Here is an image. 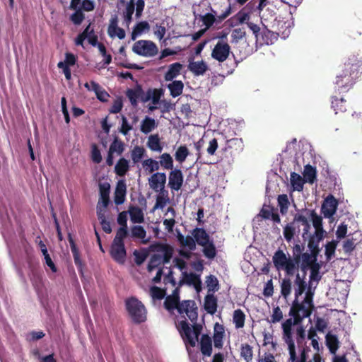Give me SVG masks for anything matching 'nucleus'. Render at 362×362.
Returning a JSON list of instances; mask_svg holds the SVG:
<instances>
[{
	"mask_svg": "<svg viewBox=\"0 0 362 362\" xmlns=\"http://www.w3.org/2000/svg\"><path fill=\"white\" fill-rule=\"evenodd\" d=\"M163 306L170 313H173L175 310H177L180 315L185 313L189 320L194 323L191 327L187 320H184L179 322L177 328L186 346L189 345L194 347L203 329L201 324L197 323L198 313L195 301L185 300L180 302L179 298L167 296Z\"/></svg>",
	"mask_w": 362,
	"mask_h": 362,
	"instance_id": "f257e3e1",
	"label": "nucleus"
},
{
	"mask_svg": "<svg viewBox=\"0 0 362 362\" xmlns=\"http://www.w3.org/2000/svg\"><path fill=\"white\" fill-rule=\"evenodd\" d=\"M313 296L310 291H305V286L303 283L298 284L296 289V296L288 313L291 317L282 323L283 334H285V328L288 322H290V335H293V325H298L304 319L310 317L315 309Z\"/></svg>",
	"mask_w": 362,
	"mask_h": 362,
	"instance_id": "f03ea898",
	"label": "nucleus"
},
{
	"mask_svg": "<svg viewBox=\"0 0 362 362\" xmlns=\"http://www.w3.org/2000/svg\"><path fill=\"white\" fill-rule=\"evenodd\" d=\"M305 247L303 245L295 244L292 249L293 261L295 262V269L301 272H320V265L317 262L319 255L308 252H303Z\"/></svg>",
	"mask_w": 362,
	"mask_h": 362,
	"instance_id": "7ed1b4c3",
	"label": "nucleus"
},
{
	"mask_svg": "<svg viewBox=\"0 0 362 362\" xmlns=\"http://www.w3.org/2000/svg\"><path fill=\"white\" fill-rule=\"evenodd\" d=\"M300 224L303 227L302 237L304 240L307 239L311 228L310 224L305 216L297 213L294 215L293 221L286 224L284 228V237L288 243L292 240L296 232H300Z\"/></svg>",
	"mask_w": 362,
	"mask_h": 362,
	"instance_id": "20e7f679",
	"label": "nucleus"
},
{
	"mask_svg": "<svg viewBox=\"0 0 362 362\" xmlns=\"http://www.w3.org/2000/svg\"><path fill=\"white\" fill-rule=\"evenodd\" d=\"M283 339L288 345V350L289 354L288 362H307L308 351L310 349L307 346L302 347V349H299V356H297L293 335H290V322H288L286 325L285 334H283Z\"/></svg>",
	"mask_w": 362,
	"mask_h": 362,
	"instance_id": "39448f33",
	"label": "nucleus"
},
{
	"mask_svg": "<svg viewBox=\"0 0 362 362\" xmlns=\"http://www.w3.org/2000/svg\"><path fill=\"white\" fill-rule=\"evenodd\" d=\"M285 278L282 279L281 283V294L284 298L287 300L288 296L291 293L292 286L294 288V296H296V289L300 283H303L306 289L307 284L305 281L306 273H303V276L299 273H286Z\"/></svg>",
	"mask_w": 362,
	"mask_h": 362,
	"instance_id": "423d86ee",
	"label": "nucleus"
},
{
	"mask_svg": "<svg viewBox=\"0 0 362 362\" xmlns=\"http://www.w3.org/2000/svg\"><path fill=\"white\" fill-rule=\"evenodd\" d=\"M126 309L135 324H140L146 320V310L144 304L134 297L125 300Z\"/></svg>",
	"mask_w": 362,
	"mask_h": 362,
	"instance_id": "0eeeda50",
	"label": "nucleus"
},
{
	"mask_svg": "<svg viewBox=\"0 0 362 362\" xmlns=\"http://www.w3.org/2000/svg\"><path fill=\"white\" fill-rule=\"evenodd\" d=\"M272 262L277 272H295L293 256L287 255L282 250H277L273 257Z\"/></svg>",
	"mask_w": 362,
	"mask_h": 362,
	"instance_id": "6e6552de",
	"label": "nucleus"
},
{
	"mask_svg": "<svg viewBox=\"0 0 362 362\" xmlns=\"http://www.w3.org/2000/svg\"><path fill=\"white\" fill-rule=\"evenodd\" d=\"M223 38H226V35L217 42L211 54V57L219 63L225 62L232 53L230 45Z\"/></svg>",
	"mask_w": 362,
	"mask_h": 362,
	"instance_id": "1a4fd4ad",
	"label": "nucleus"
},
{
	"mask_svg": "<svg viewBox=\"0 0 362 362\" xmlns=\"http://www.w3.org/2000/svg\"><path fill=\"white\" fill-rule=\"evenodd\" d=\"M132 51L139 56L151 57L156 55L158 49L153 42L140 40L134 44Z\"/></svg>",
	"mask_w": 362,
	"mask_h": 362,
	"instance_id": "9d476101",
	"label": "nucleus"
},
{
	"mask_svg": "<svg viewBox=\"0 0 362 362\" xmlns=\"http://www.w3.org/2000/svg\"><path fill=\"white\" fill-rule=\"evenodd\" d=\"M193 286L197 292L202 289V281L200 274L197 273H182V277L179 281V286L182 285Z\"/></svg>",
	"mask_w": 362,
	"mask_h": 362,
	"instance_id": "9b49d317",
	"label": "nucleus"
},
{
	"mask_svg": "<svg viewBox=\"0 0 362 362\" xmlns=\"http://www.w3.org/2000/svg\"><path fill=\"white\" fill-rule=\"evenodd\" d=\"M166 182L165 173H155L148 179L150 187L155 192H163Z\"/></svg>",
	"mask_w": 362,
	"mask_h": 362,
	"instance_id": "f8f14e48",
	"label": "nucleus"
},
{
	"mask_svg": "<svg viewBox=\"0 0 362 362\" xmlns=\"http://www.w3.org/2000/svg\"><path fill=\"white\" fill-rule=\"evenodd\" d=\"M148 250L151 252L161 254L164 256V259H166L167 260L171 259L173 254V248L170 245L160 242H156L150 245Z\"/></svg>",
	"mask_w": 362,
	"mask_h": 362,
	"instance_id": "ddd939ff",
	"label": "nucleus"
},
{
	"mask_svg": "<svg viewBox=\"0 0 362 362\" xmlns=\"http://www.w3.org/2000/svg\"><path fill=\"white\" fill-rule=\"evenodd\" d=\"M244 149L243 141L240 138H233L226 141L223 151L228 152L230 156L239 154Z\"/></svg>",
	"mask_w": 362,
	"mask_h": 362,
	"instance_id": "4468645a",
	"label": "nucleus"
},
{
	"mask_svg": "<svg viewBox=\"0 0 362 362\" xmlns=\"http://www.w3.org/2000/svg\"><path fill=\"white\" fill-rule=\"evenodd\" d=\"M337 204V200L334 197L333 195L330 194L327 196V197L325 199L321 209L324 217H332L336 213Z\"/></svg>",
	"mask_w": 362,
	"mask_h": 362,
	"instance_id": "2eb2a0df",
	"label": "nucleus"
},
{
	"mask_svg": "<svg viewBox=\"0 0 362 362\" xmlns=\"http://www.w3.org/2000/svg\"><path fill=\"white\" fill-rule=\"evenodd\" d=\"M183 175L180 169L172 170L169 173L168 186L175 191H178L181 189L183 184Z\"/></svg>",
	"mask_w": 362,
	"mask_h": 362,
	"instance_id": "dca6fc26",
	"label": "nucleus"
},
{
	"mask_svg": "<svg viewBox=\"0 0 362 362\" xmlns=\"http://www.w3.org/2000/svg\"><path fill=\"white\" fill-rule=\"evenodd\" d=\"M107 34L110 37H117L122 40L125 37V31L123 28L118 27V17L117 15L112 16L107 28Z\"/></svg>",
	"mask_w": 362,
	"mask_h": 362,
	"instance_id": "f3484780",
	"label": "nucleus"
},
{
	"mask_svg": "<svg viewBox=\"0 0 362 362\" xmlns=\"http://www.w3.org/2000/svg\"><path fill=\"white\" fill-rule=\"evenodd\" d=\"M225 337L224 326L216 322L214 326L213 341L215 348L221 349L223 346V339Z\"/></svg>",
	"mask_w": 362,
	"mask_h": 362,
	"instance_id": "a211bd4d",
	"label": "nucleus"
},
{
	"mask_svg": "<svg viewBox=\"0 0 362 362\" xmlns=\"http://www.w3.org/2000/svg\"><path fill=\"white\" fill-rule=\"evenodd\" d=\"M127 194V185L124 180H120L117 182L115 193L114 202L117 205L122 204L124 202Z\"/></svg>",
	"mask_w": 362,
	"mask_h": 362,
	"instance_id": "6ab92c4d",
	"label": "nucleus"
},
{
	"mask_svg": "<svg viewBox=\"0 0 362 362\" xmlns=\"http://www.w3.org/2000/svg\"><path fill=\"white\" fill-rule=\"evenodd\" d=\"M307 238H308V247L310 252L319 255L320 252L319 245L320 241L324 238V233H314V234L310 235L309 231Z\"/></svg>",
	"mask_w": 362,
	"mask_h": 362,
	"instance_id": "aec40b11",
	"label": "nucleus"
},
{
	"mask_svg": "<svg viewBox=\"0 0 362 362\" xmlns=\"http://www.w3.org/2000/svg\"><path fill=\"white\" fill-rule=\"evenodd\" d=\"M110 254L112 257L118 262H123L126 256L124 243H114L112 245Z\"/></svg>",
	"mask_w": 362,
	"mask_h": 362,
	"instance_id": "412c9836",
	"label": "nucleus"
},
{
	"mask_svg": "<svg viewBox=\"0 0 362 362\" xmlns=\"http://www.w3.org/2000/svg\"><path fill=\"white\" fill-rule=\"evenodd\" d=\"M68 240L69 242L71 250L73 254L74 263H75L76 266L77 267L78 272H83L85 264L81 259L79 251H78V250L76 247V245L70 233L68 235Z\"/></svg>",
	"mask_w": 362,
	"mask_h": 362,
	"instance_id": "4be33fe9",
	"label": "nucleus"
},
{
	"mask_svg": "<svg viewBox=\"0 0 362 362\" xmlns=\"http://www.w3.org/2000/svg\"><path fill=\"white\" fill-rule=\"evenodd\" d=\"M200 351L204 356H211L212 354V339L207 334L202 335L200 341Z\"/></svg>",
	"mask_w": 362,
	"mask_h": 362,
	"instance_id": "5701e85b",
	"label": "nucleus"
},
{
	"mask_svg": "<svg viewBox=\"0 0 362 362\" xmlns=\"http://www.w3.org/2000/svg\"><path fill=\"white\" fill-rule=\"evenodd\" d=\"M188 69L195 76H202L208 70V66L203 60L194 62L189 60Z\"/></svg>",
	"mask_w": 362,
	"mask_h": 362,
	"instance_id": "b1692460",
	"label": "nucleus"
},
{
	"mask_svg": "<svg viewBox=\"0 0 362 362\" xmlns=\"http://www.w3.org/2000/svg\"><path fill=\"white\" fill-rule=\"evenodd\" d=\"M255 4V2L254 0L249 2L234 16V19L241 24L248 21L250 18V11L252 8Z\"/></svg>",
	"mask_w": 362,
	"mask_h": 362,
	"instance_id": "393cba45",
	"label": "nucleus"
},
{
	"mask_svg": "<svg viewBox=\"0 0 362 362\" xmlns=\"http://www.w3.org/2000/svg\"><path fill=\"white\" fill-rule=\"evenodd\" d=\"M218 300L213 294H207L204 298V307L207 313L214 315L217 310Z\"/></svg>",
	"mask_w": 362,
	"mask_h": 362,
	"instance_id": "a878e982",
	"label": "nucleus"
},
{
	"mask_svg": "<svg viewBox=\"0 0 362 362\" xmlns=\"http://www.w3.org/2000/svg\"><path fill=\"white\" fill-rule=\"evenodd\" d=\"M170 259H164V256L161 254H153L151 255L149 262L148 264V272L158 268L159 267L169 263Z\"/></svg>",
	"mask_w": 362,
	"mask_h": 362,
	"instance_id": "bb28decb",
	"label": "nucleus"
},
{
	"mask_svg": "<svg viewBox=\"0 0 362 362\" xmlns=\"http://www.w3.org/2000/svg\"><path fill=\"white\" fill-rule=\"evenodd\" d=\"M182 68V65L180 62H175L169 66L168 71L164 75L166 81H171L178 76Z\"/></svg>",
	"mask_w": 362,
	"mask_h": 362,
	"instance_id": "cd10ccee",
	"label": "nucleus"
},
{
	"mask_svg": "<svg viewBox=\"0 0 362 362\" xmlns=\"http://www.w3.org/2000/svg\"><path fill=\"white\" fill-rule=\"evenodd\" d=\"M129 170V162L124 158H119L115 166V173L119 177H124Z\"/></svg>",
	"mask_w": 362,
	"mask_h": 362,
	"instance_id": "c85d7f7f",
	"label": "nucleus"
},
{
	"mask_svg": "<svg viewBox=\"0 0 362 362\" xmlns=\"http://www.w3.org/2000/svg\"><path fill=\"white\" fill-rule=\"evenodd\" d=\"M193 235L194 240L199 245H204L209 243V235L204 228H197L194 230Z\"/></svg>",
	"mask_w": 362,
	"mask_h": 362,
	"instance_id": "c756f323",
	"label": "nucleus"
},
{
	"mask_svg": "<svg viewBox=\"0 0 362 362\" xmlns=\"http://www.w3.org/2000/svg\"><path fill=\"white\" fill-rule=\"evenodd\" d=\"M126 95L129 98L131 104L133 106H136L138 105V99H141V96L143 95V89L141 86H137L134 89H128L127 90Z\"/></svg>",
	"mask_w": 362,
	"mask_h": 362,
	"instance_id": "7c9ffc66",
	"label": "nucleus"
},
{
	"mask_svg": "<svg viewBox=\"0 0 362 362\" xmlns=\"http://www.w3.org/2000/svg\"><path fill=\"white\" fill-rule=\"evenodd\" d=\"M309 216L311 218L313 226L315 228V233H325V231L322 227V218L317 215L315 210L308 211Z\"/></svg>",
	"mask_w": 362,
	"mask_h": 362,
	"instance_id": "2f4dec72",
	"label": "nucleus"
},
{
	"mask_svg": "<svg viewBox=\"0 0 362 362\" xmlns=\"http://www.w3.org/2000/svg\"><path fill=\"white\" fill-rule=\"evenodd\" d=\"M345 66H347V68H346L345 70L343 71V74L337 76L336 83L339 86L341 87L345 86L350 83H352V77L351 76V74L349 71L350 64L349 63L348 64H345Z\"/></svg>",
	"mask_w": 362,
	"mask_h": 362,
	"instance_id": "473e14b6",
	"label": "nucleus"
},
{
	"mask_svg": "<svg viewBox=\"0 0 362 362\" xmlns=\"http://www.w3.org/2000/svg\"><path fill=\"white\" fill-rule=\"evenodd\" d=\"M167 88L170 90V94L173 98L180 96L184 88V83L182 81H173L172 83L167 85Z\"/></svg>",
	"mask_w": 362,
	"mask_h": 362,
	"instance_id": "72a5a7b5",
	"label": "nucleus"
},
{
	"mask_svg": "<svg viewBox=\"0 0 362 362\" xmlns=\"http://www.w3.org/2000/svg\"><path fill=\"white\" fill-rule=\"evenodd\" d=\"M147 146L152 151L156 152H161L163 146L160 144L159 135L151 134L149 136L147 141Z\"/></svg>",
	"mask_w": 362,
	"mask_h": 362,
	"instance_id": "f704fd0d",
	"label": "nucleus"
},
{
	"mask_svg": "<svg viewBox=\"0 0 362 362\" xmlns=\"http://www.w3.org/2000/svg\"><path fill=\"white\" fill-rule=\"evenodd\" d=\"M131 221L135 223H141L144 221V213L139 206H132L129 210Z\"/></svg>",
	"mask_w": 362,
	"mask_h": 362,
	"instance_id": "c9c22d12",
	"label": "nucleus"
},
{
	"mask_svg": "<svg viewBox=\"0 0 362 362\" xmlns=\"http://www.w3.org/2000/svg\"><path fill=\"white\" fill-rule=\"evenodd\" d=\"M303 176L305 181L310 184H313L316 181L317 171L316 168L308 164L305 166Z\"/></svg>",
	"mask_w": 362,
	"mask_h": 362,
	"instance_id": "e433bc0d",
	"label": "nucleus"
},
{
	"mask_svg": "<svg viewBox=\"0 0 362 362\" xmlns=\"http://www.w3.org/2000/svg\"><path fill=\"white\" fill-rule=\"evenodd\" d=\"M327 346L332 354H336V352L339 346V341L335 335L327 334L326 336Z\"/></svg>",
	"mask_w": 362,
	"mask_h": 362,
	"instance_id": "4c0bfd02",
	"label": "nucleus"
},
{
	"mask_svg": "<svg viewBox=\"0 0 362 362\" xmlns=\"http://www.w3.org/2000/svg\"><path fill=\"white\" fill-rule=\"evenodd\" d=\"M305 180L303 178L296 173H291V183L293 188V190L300 192L303 189V184Z\"/></svg>",
	"mask_w": 362,
	"mask_h": 362,
	"instance_id": "58836bf2",
	"label": "nucleus"
},
{
	"mask_svg": "<svg viewBox=\"0 0 362 362\" xmlns=\"http://www.w3.org/2000/svg\"><path fill=\"white\" fill-rule=\"evenodd\" d=\"M245 315L240 309H237L233 312V322L236 329L243 328L245 325Z\"/></svg>",
	"mask_w": 362,
	"mask_h": 362,
	"instance_id": "ea45409f",
	"label": "nucleus"
},
{
	"mask_svg": "<svg viewBox=\"0 0 362 362\" xmlns=\"http://www.w3.org/2000/svg\"><path fill=\"white\" fill-rule=\"evenodd\" d=\"M322 273H310V280L308 284L306 286V291H310L313 296L315 294V290L322 278Z\"/></svg>",
	"mask_w": 362,
	"mask_h": 362,
	"instance_id": "a19ab883",
	"label": "nucleus"
},
{
	"mask_svg": "<svg viewBox=\"0 0 362 362\" xmlns=\"http://www.w3.org/2000/svg\"><path fill=\"white\" fill-rule=\"evenodd\" d=\"M156 127V121L154 119L146 117L141 124V131L144 134H148Z\"/></svg>",
	"mask_w": 362,
	"mask_h": 362,
	"instance_id": "79ce46f5",
	"label": "nucleus"
},
{
	"mask_svg": "<svg viewBox=\"0 0 362 362\" xmlns=\"http://www.w3.org/2000/svg\"><path fill=\"white\" fill-rule=\"evenodd\" d=\"M240 356L245 362H251L253 358L252 347L248 344H242L240 346Z\"/></svg>",
	"mask_w": 362,
	"mask_h": 362,
	"instance_id": "37998d69",
	"label": "nucleus"
},
{
	"mask_svg": "<svg viewBox=\"0 0 362 362\" xmlns=\"http://www.w3.org/2000/svg\"><path fill=\"white\" fill-rule=\"evenodd\" d=\"M159 166L160 165L166 170H173V160L172 156L168 153H164L160 156Z\"/></svg>",
	"mask_w": 362,
	"mask_h": 362,
	"instance_id": "c03bdc74",
	"label": "nucleus"
},
{
	"mask_svg": "<svg viewBox=\"0 0 362 362\" xmlns=\"http://www.w3.org/2000/svg\"><path fill=\"white\" fill-rule=\"evenodd\" d=\"M135 10V4L134 0H130L127 4L124 12V21L125 24L129 26L132 21V15Z\"/></svg>",
	"mask_w": 362,
	"mask_h": 362,
	"instance_id": "a18cd8bd",
	"label": "nucleus"
},
{
	"mask_svg": "<svg viewBox=\"0 0 362 362\" xmlns=\"http://www.w3.org/2000/svg\"><path fill=\"white\" fill-rule=\"evenodd\" d=\"M146 154L143 146H136L131 151V157L134 163H138Z\"/></svg>",
	"mask_w": 362,
	"mask_h": 362,
	"instance_id": "49530a36",
	"label": "nucleus"
},
{
	"mask_svg": "<svg viewBox=\"0 0 362 362\" xmlns=\"http://www.w3.org/2000/svg\"><path fill=\"white\" fill-rule=\"evenodd\" d=\"M124 151V144L118 137H115L110 144L109 151L110 153H117L118 155H121Z\"/></svg>",
	"mask_w": 362,
	"mask_h": 362,
	"instance_id": "de8ad7c7",
	"label": "nucleus"
},
{
	"mask_svg": "<svg viewBox=\"0 0 362 362\" xmlns=\"http://www.w3.org/2000/svg\"><path fill=\"white\" fill-rule=\"evenodd\" d=\"M177 238L182 246L186 247L190 250H194L195 249V240L194 238L192 236L187 235V237H185L184 235L180 234L178 235Z\"/></svg>",
	"mask_w": 362,
	"mask_h": 362,
	"instance_id": "09e8293b",
	"label": "nucleus"
},
{
	"mask_svg": "<svg viewBox=\"0 0 362 362\" xmlns=\"http://www.w3.org/2000/svg\"><path fill=\"white\" fill-rule=\"evenodd\" d=\"M206 284L208 289V292L214 293L219 289V284L217 278L214 275H209L206 276Z\"/></svg>",
	"mask_w": 362,
	"mask_h": 362,
	"instance_id": "8fccbe9b",
	"label": "nucleus"
},
{
	"mask_svg": "<svg viewBox=\"0 0 362 362\" xmlns=\"http://www.w3.org/2000/svg\"><path fill=\"white\" fill-rule=\"evenodd\" d=\"M278 205L280 208V212L284 215L287 214L289 206V201L287 194H283L278 196Z\"/></svg>",
	"mask_w": 362,
	"mask_h": 362,
	"instance_id": "3c124183",
	"label": "nucleus"
},
{
	"mask_svg": "<svg viewBox=\"0 0 362 362\" xmlns=\"http://www.w3.org/2000/svg\"><path fill=\"white\" fill-rule=\"evenodd\" d=\"M143 167L145 171L152 173L154 171H157L159 169V163L153 158H148L143 161Z\"/></svg>",
	"mask_w": 362,
	"mask_h": 362,
	"instance_id": "603ef678",
	"label": "nucleus"
},
{
	"mask_svg": "<svg viewBox=\"0 0 362 362\" xmlns=\"http://www.w3.org/2000/svg\"><path fill=\"white\" fill-rule=\"evenodd\" d=\"M338 241L332 240L325 245V256L327 261L331 260L335 253Z\"/></svg>",
	"mask_w": 362,
	"mask_h": 362,
	"instance_id": "864d4df0",
	"label": "nucleus"
},
{
	"mask_svg": "<svg viewBox=\"0 0 362 362\" xmlns=\"http://www.w3.org/2000/svg\"><path fill=\"white\" fill-rule=\"evenodd\" d=\"M189 152L186 146H180L177 148L175 158V160L180 163L184 162L188 156Z\"/></svg>",
	"mask_w": 362,
	"mask_h": 362,
	"instance_id": "5fc2aeb1",
	"label": "nucleus"
},
{
	"mask_svg": "<svg viewBox=\"0 0 362 362\" xmlns=\"http://www.w3.org/2000/svg\"><path fill=\"white\" fill-rule=\"evenodd\" d=\"M134 262L137 265L143 264L148 256V252L145 249L140 250H134Z\"/></svg>",
	"mask_w": 362,
	"mask_h": 362,
	"instance_id": "6e6d98bb",
	"label": "nucleus"
},
{
	"mask_svg": "<svg viewBox=\"0 0 362 362\" xmlns=\"http://www.w3.org/2000/svg\"><path fill=\"white\" fill-rule=\"evenodd\" d=\"M204 255L208 259H214L216 255V250L212 242L208 243L206 245H203Z\"/></svg>",
	"mask_w": 362,
	"mask_h": 362,
	"instance_id": "4d7b16f0",
	"label": "nucleus"
},
{
	"mask_svg": "<svg viewBox=\"0 0 362 362\" xmlns=\"http://www.w3.org/2000/svg\"><path fill=\"white\" fill-rule=\"evenodd\" d=\"M151 296L153 299L161 300L166 295V289L160 288L158 286H153L150 289Z\"/></svg>",
	"mask_w": 362,
	"mask_h": 362,
	"instance_id": "13d9d810",
	"label": "nucleus"
},
{
	"mask_svg": "<svg viewBox=\"0 0 362 362\" xmlns=\"http://www.w3.org/2000/svg\"><path fill=\"white\" fill-rule=\"evenodd\" d=\"M85 18V16L81 8L77 9L74 13L70 16V21L74 25H80Z\"/></svg>",
	"mask_w": 362,
	"mask_h": 362,
	"instance_id": "bf43d9fd",
	"label": "nucleus"
},
{
	"mask_svg": "<svg viewBox=\"0 0 362 362\" xmlns=\"http://www.w3.org/2000/svg\"><path fill=\"white\" fill-rule=\"evenodd\" d=\"M127 227H120L117 230L116 235L113 242L117 243H124V239L127 237Z\"/></svg>",
	"mask_w": 362,
	"mask_h": 362,
	"instance_id": "052dcab7",
	"label": "nucleus"
},
{
	"mask_svg": "<svg viewBox=\"0 0 362 362\" xmlns=\"http://www.w3.org/2000/svg\"><path fill=\"white\" fill-rule=\"evenodd\" d=\"M283 319V313L279 306L273 308L271 319L269 320L270 323L275 324L280 322Z\"/></svg>",
	"mask_w": 362,
	"mask_h": 362,
	"instance_id": "680f3d73",
	"label": "nucleus"
},
{
	"mask_svg": "<svg viewBox=\"0 0 362 362\" xmlns=\"http://www.w3.org/2000/svg\"><path fill=\"white\" fill-rule=\"evenodd\" d=\"M132 236L134 238H138L144 239L146 237V232L143 226H134L132 228Z\"/></svg>",
	"mask_w": 362,
	"mask_h": 362,
	"instance_id": "e2e57ef3",
	"label": "nucleus"
},
{
	"mask_svg": "<svg viewBox=\"0 0 362 362\" xmlns=\"http://www.w3.org/2000/svg\"><path fill=\"white\" fill-rule=\"evenodd\" d=\"M132 129V126L129 124L125 116H122V124L119 129V132H121L123 135L126 136L129 134V132Z\"/></svg>",
	"mask_w": 362,
	"mask_h": 362,
	"instance_id": "0e129e2a",
	"label": "nucleus"
},
{
	"mask_svg": "<svg viewBox=\"0 0 362 362\" xmlns=\"http://www.w3.org/2000/svg\"><path fill=\"white\" fill-rule=\"evenodd\" d=\"M305 337V332L304 328L302 326L298 327L296 329V341H297L298 346L299 349H301L300 346L304 342Z\"/></svg>",
	"mask_w": 362,
	"mask_h": 362,
	"instance_id": "69168bd1",
	"label": "nucleus"
},
{
	"mask_svg": "<svg viewBox=\"0 0 362 362\" xmlns=\"http://www.w3.org/2000/svg\"><path fill=\"white\" fill-rule=\"evenodd\" d=\"M151 90V97L152 103L153 105H157L159 103L160 99L163 95V90L162 89H150Z\"/></svg>",
	"mask_w": 362,
	"mask_h": 362,
	"instance_id": "338daca9",
	"label": "nucleus"
},
{
	"mask_svg": "<svg viewBox=\"0 0 362 362\" xmlns=\"http://www.w3.org/2000/svg\"><path fill=\"white\" fill-rule=\"evenodd\" d=\"M215 16L214 14L208 13L202 17V21L206 28H209L215 22Z\"/></svg>",
	"mask_w": 362,
	"mask_h": 362,
	"instance_id": "774afa93",
	"label": "nucleus"
}]
</instances>
